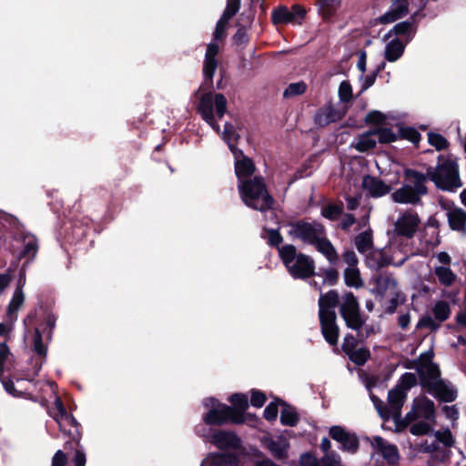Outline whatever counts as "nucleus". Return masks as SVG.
Returning a JSON list of instances; mask_svg holds the SVG:
<instances>
[{
    "mask_svg": "<svg viewBox=\"0 0 466 466\" xmlns=\"http://www.w3.org/2000/svg\"><path fill=\"white\" fill-rule=\"evenodd\" d=\"M434 391L436 396L445 402H451L457 397V391L453 386L445 384L442 381L437 382L435 384Z\"/></svg>",
    "mask_w": 466,
    "mask_h": 466,
    "instance_id": "nucleus-34",
    "label": "nucleus"
},
{
    "mask_svg": "<svg viewBox=\"0 0 466 466\" xmlns=\"http://www.w3.org/2000/svg\"><path fill=\"white\" fill-rule=\"evenodd\" d=\"M431 426L430 421H418L412 424L410 428V431L411 434L416 436L426 435L431 431Z\"/></svg>",
    "mask_w": 466,
    "mask_h": 466,
    "instance_id": "nucleus-51",
    "label": "nucleus"
},
{
    "mask_svg": "<svg viewBox=\"0 0 466 466\" xmlns=\"http://www.w3.org/2000/svg\"><path fill=\"white\" fill-rule=\"evenodd\" d=\"M329 436L340 444V450L349 453H356L359 449V439L355 433L346 431L340 426H332Z\"/></svg>",
    "mask_w": 466,
    "mask_h": 466,
    "instance_id": "nucleus-17",
    "label": "nucleus"
},
{
    "mask_svg": "<svg viewBox=\"0 0 466 466\" xmlns=\"http://www.w3.org/2000/svg\"><path fill=\"white\" fill-rule=\"evenodd\" d=\"M288 226V234L291 238L314 247L318 252L327 258L330 265L338 264L339 254L327 238V232L322 224L317 221L298 220L289 223Z\"/></svg>",
    "mask_w": 466,
    "mask_h": 466,
    "instance_id": "nucleus-2",
    "label": "nucleus"
},
{
    "mask_svg": "<svg viewBox=\"0 0 466 466\" xmlns=\"http://www.w3.org/2000/svg\"><path fill=\"white\" fill-rule=\"evenodd\" d=\"M268 233V242L270 246H278L282 242V237L279 229L266 230Z\"/></svg>",
    "mask_w": 466,
    "mask_h": 466,
    "instance_id": "nucleus-62",
    "label": "nucleus"
},
{
    "mask_svg": "<svg viewBox=\"0 0 466 466\" xmlns=\"http://www.w3.org/2000/svg\"><path fill=\"white\" fill-rule=\"evenodd\" d=\"M266 401V396L262 391L253 390L251 391L250 404L256 408H261Z\"/></svg>",
    "mask_w": 466,
    "mask_h": 466,
    "instance_id": "nucleus-58",
    "label": "nucleus"
},
{
    "mask_svg": "<svg viewBox=\"0 0 466 466\" xmlns=\"http://www.w3.org/2000/svg\"><path fill=\"white\" fill-rule=\"evenodd\" d=\"M391 257L387 258L381 251L375 250L369 253L366 258L367 266L372 269H379L388 264L395 267H400L409 258L410 250L408 246L402 247L399 250H395V247L391 246Z\"/></svg>",
    "mask_w": 466,
    "mask_h": 466,
    "instance_id": "nucleus-11",
    "label": "nucleus"
},
{
    "mask_svg": "<svg viewBox=\"0 0 466 466\" xmlns=\"http://www.w3.org/2000/svg\"><path fill=\"white\" fill-rule=\"evenodd\" d=\"M238 459L233 454L211 453L201 462L200 466H238Z\"/></svg>",
    "mask_w": 466,
    "mask_h": 466,
    "instance_id": "nucleus-27",
    "label": "nucleus"
},
{
    "mask_svg": "<svg viewBox=\"0 0 466 466\" xmlns=\"http://www.w3.org/2000/svg\"><path fill=\"white\" fill-rule=\"evenodd\" d=\"M272 21L274 24L293 23L290 10L286 6H279L273 11Z\"/></svg>",
    "mask_w": 466,
    "mask_h": 466,
    "instance_id": "nucleus-40",
    "label": "nucleus"
},
{
    "mask_svg": "<svg viewBox=\"0 0 466 466\" xmlns=\"http://www.w3.org/2000/svg\"><path fill=\"white\" fill-rule=\"evenodd\" d=\"M370 398L381 419L384 421H388L390 419V410L388 409V406L384 405V402L372 392H370Z\"/></svg>",
    "mask_w": 466,
    "mask_h": 466,
    "instance_id": "nucleus-44",
    "label": "nucleus"
},
{
    "mask_svg": "<svg viewBox=\"0 0 466 466\" xmlns=\"http://www.w3.org/2000/svg\"><path fill=\"white\" fill-rule=\"evenodd\" d=\"M229 401L234 406L233 409L235 410H237L238 412H241L244 415L243 412L248 407V396L247 395L241 394V393H235V394L230 396Z\"/></svg>",
    "mask_w": 466,
    "mask_h": 466,
    "instance_id": "nucleus-42",
    "label": "nucleus"
},
{
    "mask_svg": "<svg viewBox=\"0 0 466 466\" xmlns=\"http://www.w3.org/2000/svg\"><path fill=\"white\" fill-rule=\"evenodd\" d=\"M279 257L288 272L294 279H307L314 274V260L308 255L298 252L295 246L287 244L279 248Z\"/></svg>",
    "mask_w": 466,
    "mask_h": 466,
    "instance_id": "nucleus-6",
    "label": "nucleus"
},
{
    "mask_svg": "<svg viewBox=\"0 0 466 466\" xmlns=\"http://www.w3.org/2000/svg\"><path fill=\"white\" fill-rule=\"evenodd\" d=\"M238 137V136L237 135L233 126L231 124L226 123L224 131L222 133V138L228 143L231 152L237 150L232 142L237 140Z\"/></svg>",
    "mask_w": 466,
    "mask_h": 466,
    "instance_id": "nucleus-46",
    "label": "nucleus"
},
{
    "mask_svg": "<svg viewBox=\"0 0 466 466\" xmlns=\"http://www.w3.org/2000/svg\"><path fill=\"white\" fill-rule=\"evenodd\" d=\"M355 246L359 252L366 253L372 247V236L369 231H364L356 236L354 240Z\"/></svg>",
    "mask_w": 466,
    "mask_h": 466,
    "instance_id": "nucleus-39",
    "label": "nucleus"
},
{
    "mask_svg": "<svg viewBox=\"0 0 466 466\" xmlns=\"http://www.w3.org/2000/svg\"><path fill=\"white\" fill-rule=\"evenodd\" d=\"M417 384V376L411 372H405L399 380L398 384L395 386L400 388L401 390L407 394L408 391Z\"/></svg>",
    "mask_w": 466,
    "mask_h": 466,
    "instance_id": "nucleus-41",
    "label": "nucleus"
},
{
    "mask_svg": "<svg viewBox=\"0 0 466 466\" xmlns=\"http://www.w3.org/2000/svg\"><path fill=\"white\" fill-rule=\"evenodd\" d=\"M377 141L375 131H370L359 137L355 147L357 150L364 152L375 147Z\"/></svg>",
    "mask_w": 466,
    "mask_h": 466,
    "instance_id": "nucleus-36",
    "label": "nucleus"
},
{
    "mask_svg": "<svg viewBox=\"0 0 466 466\" xmlns=\"http://www.w3.org/2000/svg\"><path fill=\"white\" fill-rule=\"evenodd\" d=\"M321 466H343L340 456L335 452H327L320 461Z\"/></svg>",
    "mask_w": 466,
    "mask_h": 466,
    "instance_id": "nucleus-52",
    "label": "nucleus"
},
{
    "mask_svg": "<svg viewBox=\"0 0 466 466\" xmlns=\"http://www.w3.org/2000/svg\"><path fill=\"white\" fill-rule=\"evenodd\" d=\"M11 352L5 342L0 343V380L7 393L14 397H23L25 392L15 387L14 381L4 376L5 368L10 360Z\"/></svg>",
    "mask_w": 466,
    "mask_h": 466,
    "instance_id": "nucleus-18",
    "label": "nucleus"
},
{
    "mask_svg": "<svg viewBox=\"0 0 466 466\" xmlns=\"http://www.w3.org/2000/svg\"><path fill=\"white\" fill-rule=\"evenodd\" d=\"M24 302L25 295L23 290L15 289L6 309V318L11 322H15L17 319V312L23 306Z\"/></svg>",
    "mask_w": 466,
    "mask_h": 466,
    "instance_id": "nucleus-31",
    "label": "nucleus"
},
{
    "mask_svg": "<svg viewBox=\"0 0 466 466\" xmlns=\"http://www.w3.org/2000/svg\"><path fill=\"white\" fill-rule=\"evenodd\" d=\"M357 343L356 338L352 334H347L344 337V341L342 344V350L345 353L349 351H352L355 349Z\"/></svg>",
    "mask_w": 466,
    "mask_h": 466,
    "instance_id": "nucleus-64",
    "label": "nucleus"
},
{
    "mask_svg": "<svg viewBox=\"0 0 466 466\" xmlns=\"http://www.w3.org/2000/svg\"><path fill=\"white\" fill-rule=\"evenodd\" d=\"M203 405L210 408L209 411L203 418L208 425H222L227 422L241 424L245 421V417L241 412L235 410L230 406L218 402L214 398L205 399Z\"/></svg>",
    "mask_w": 466,
    "mask_h": 466,
    "instance_id": "nucleus-9",
    "label": "nucleus"
},
{
    "mask_svg": "<svg viewBox=\"0 0 466 466\" xmlns=\"http://www.w3.org/2000/svg\"><path fill=\"white\" fill-rule=\"evenodd\" d=\"M438 441L441 442L446 447H451L453 444V437L450 430L438 431L435 433Z\"/></svg>",
    "mask_w": 466,
    "mask_h": 466,
    "instance_id": "nucleus-57",
    "label": "nucleus"
},
{
    "mask_svg": "<svg viewBox=\"0 0 466 466\" xmlns=\"http://www.w3.org/2000/svg\"><path fill=\"white\" fill-rule=\"evenodd\" d=\"M451 313V310L448 302L443 300L437 301L432 308L434 319L431 317L425 318L421 320V325L431 329H437L439 325L435 323V320L441 323L450 318Z\"/></svg>",
    "mask_w": 466,
    "mask_h": 466,
    "instance_id": "nucleus-23",
    "label": "nucleus"
},
{
    "mask_svg": "<svg viewBox=\"0 0 466 466\" xmlns=\"http://www.w3.org/2000/svg\"><path fill=\"white\" fill-rule=\"evenodd\" d=\"M290 13L292 15V22L300 23V20L304 17L306 11L301 5H294L290 9Z\"/></svg>",
    "mask_w": 466,
    "mask_h": 466,
    "instance_id": "nucleus-63",
    "label": "nucleus"
},
{
    "mask_svg": "<svg viewBox=\"0 0 466 466\" xmlns=\"http://www.w3.org/2000/svg\"><path fill=\"white\" fill-rule=\"evenodd\" d=\"M427 177L416 170L404 171V183L401 187L391 194L394 202L400 204H417L427 194L425 183Z\"/></svg>",
    "mask_w": 466,
    "mask_h": 466,
    "instance_id": "nucleus-5",
    "label": "nucleus"
},
{
    "mask_svg": "<svg viewBox=\"0 0 466 466\" xmlns=\"http://www.w3.org/2000/svg\"><path fill=\"white\" fill-rule=\"evenodd\" d=\"M279 404L282 406L280 413L281 423L287 426H295L299 420V414L295 408L287 405L282 401H279Z\"/></svg>",
    "mask_w": 466,
    "mask_h": 466,
    "instance_id": "nucleus-37",
    "label": "nucleus"
},
{
    "mask_svg": "<svg viewBox=\"0 0 466 466\" xmlns=\"http://www.w3.org/2000/svg\"><path fill=\"white\" fill-rule=\"evenodd\" d=\"M55 406L57 410V414L55 416V420L58 424L60 431H64L66 434L73 435L71 430H66V426L74 427L76 431H77L78 423L76 419L69 415L60 399H56L55 401Z\"/></svg>",
    "mask_w": 466,
    "mask_h": 466,
    "instance_id": "nucleus-24",
    "label": "nucleus"
},
{
    "mask_svg": "<svg viewBox=\"0 0 466 466\" xmlns=\"http://www.w3.org/2000/svg\"><path fill=\"white\" fill-rule=\"evenodd\" d=\"M387 41L384 57L389 62H395L402 56L405 44L398 37L390 38Z\"/></svg>",
    "mask_w": 466,
    "mask_h": 466,
    "instance_id": "nucleus-30",
    "label": "nucleus"
},
{
    "mask_svg": "<svg viewBox=\"0 0 466 466\" xmlns=\"http://www.w3.org/2000/svg\"><path fill=\"white\" fill-rule=\"evenodd\" d=\"M344 280L348 287L359 289L363 286V281L358 267L346 268L344 270Z\"/></svg>",
    "mask_w": 466,
    "mask_h": 466,
    "instance_id": "nucleus-38",
    "label": "nucleus"
},
{
    "mask_svg": "<svg viewBox=\"0 0 466 466\" xmlns=\"http://www.w3.org/2000/svg\"><path fill=\"white\" fill-rule=\"evenodd\" d=\"M341 114L331 105L321 107L314 116L315 123L319 127H324L329 123L336 122L341 118Z\"/></svg>",
    "mask_w": 466,
    "mask_h": 466,
    "instance_id": "nucleus-28",
    "label": "nucleus"
},
{
    "mask_svg": "<svg viewBox=\"0 0 466 466\" xmlns=\"http://www.w3.org/2000/svg\"><path fill=\"white\" fill-rule=\"evenodd\" d=\"M450 227L454 230H461L466 225V213L460 208L450 209L447 213Z\"/></svg>",
    "mask_w": 466,
    "mask_h": 466,
    "instance_id": "nucleus-35",
    "label": "nucleus"
},
{
    "mask_svg": "<svg viewBox=\"0 0 466 466\" xmlns=\"http://www.w3.org/2000/svg\"><path fill=\"white\" fill-rule=\"evenodd\" d=\"M350 360L353 361L357 365H363L370 357V351L364 348H360L358 350H352V351H349L346 353Z\"/></svg>",
    "mask_w": 466,
    "mask_h": 466,
    "instance_id": "nucleus-43",
    "label": "nucleus"
},
{
    "mask_svg": "<svg viewBox=\"0 0 466 466\" xmlns=\"http://www.w3.org/2000/svg\"><path fill=\"white\" fill-rule=\"evenodd\" d=\"M206 441L220 450L237 451L241 447L240 438L233 431L217 430L205 436Z\"/></svg>",
    "mask_w": 466,
    "mask_h": 466,
    "instance_id": "nucleus-16",
    "label": "nucleus"
},
{
    "mask_svg": "<svg viewBox=\"0 0 466 466\" xmlns=\"http://www.w3.org/2000/svg\"><path fill=\"white\" fill-rule=\"evenodd\" d=\"M375 286L372 289V293L381 299L387 296L397 295L398 283L395 278L389 273H380L375 279Z\"/></svg>",
    "mask_w": 466,
    "mask_h": 466,
    "instance_id": "nucleus-20",
    "label": "nucleus"
},
{
    "mask_svg": "<svg viewBox=\"0 0 466 466\" xmlns=\"http://www.w3.org/2000/svg\"><path fill=\"white\" fill-rule=\"evenodd\" d=\"M438 159L437 167H429L425 176L441 189L451 190L460 187L461 183L459 177L457 163L452 158L444 159L441 156Z\"/></svg>",
    "mask_w": 466,
    "mask_h": 466,
    "instance_id": "nucleus-8",
    "label": "nucleus"
},
{
    "mask_svg": "<svg viewBox=\"0 0 466 466\" xmlns=\"http://www.w3.org/2000/svg\"><path fill=\"white\" fill-rule=\"evenodd\" d=\"M418 419H424L428 421L435 420L434 402L430 399L420 396L413 400L412 409L404 418L407 426Z\"/></svg>",
    "mask_w": 466,
    "mask_h": 466,
    "instance_id": "nucleus-15",
    "label": "nucleus"
},
{
    "mask_svg": "<svg viewBox=\"0 0 466 466\" xmlns=\"http://www.w3.org/2000/svg\"><path fill=\"white\" fill-rule=\"evenodd\" d=\"M45 328L36 327L35 329V334L33 338V350L35 357L31 359L32 368H27L23 377L16 380V384L18 387H20V383L24 380L28 381L34 380V379L38 375L43 363L46 360L47 347L43 342V334H45L48 339L51 338L52 329L56 325V317L53 314L48 313L45 317Z\"/></svg>",
    "mask_w": 466,
    "mask_h": 466,
    "instance_id": "nucleus-3",
    "label": "nucleus"
},
{
    "mask_svg": "<svg viewBox=\"0 0 466 466\" xmlns=\"http://www.w3.org/2000/svg\"><path fill=\"white\" fill-rule=\"evenodd\" d=\"M228 23V21L223 17H220V19L218 21L216 29L214 32L215 40H219L224 37L225 29L227 27Z\"/></svg>",
    "mask_w": 466,
    "mask_h": 466,
    "instance_id": "nucleus-60",
    "label": "nucleus"
},
{
    "mask_svg": "<svg viewBox=\"0 0 466 466\" xmlns=\"http://www.w3.org/2000/svg\"><path fill=\"white\" fill-rule=\"evenodd\" d=\"M339 312L347 327L357 332L359 339H367L372 332V329L365 325L366 318L361 316L359 302L351 292L340 298Z\"/></svg>",
    "mask_w": 466,
    "mask_h": 466,
    "instance_id": "nucleus-7",
    "label": "nucleus"
},
{
    "mask_svg": "<svg viewBox=\"0 0 466 466\" xmlns=\"http://www.w3.org/2000/svg\"><path fill=\"white\" fill-rule=\"evenodd\" d=\"M339 295L336 291L330 290L321 295L319 299V313L335 312V307L339 304Z\"/></svg>",
    "mask_w": 466,
    "mask_h": 466,
    "instance_id": "nucleus-32",
    "label": "nucleus"
},
{
    "mask_svg": "<svg viewBox=\"0 0 466 466\" xmlns=\"http://www.w3.org/2000/svg\"><path fill=\"white\" fill-rule=\"evenodd\" d=\"M232 153L235 157V172L238 184L252 179L251 177L255 172V166L252 160L245 157L241 150L237 149Z\"/></svg>",
    "mask_w": 466,
    "mask_h": 466,
    "instance_id": "nucleus-21",
    "label": "nucleus"
},
{
    "mask_svg": "<svg viewBox=\"0 0 466 466\" xmlns=\"http://www.w3.org/2000/svg\"><path fill=\"white\" fill-rule=\"evenodd\" d=\"M434 258L436 263L431 269V273L438 283L446 288L453 286L458 279V276L451 268V256L447 252L441 251L437 253Z\"/></svg>",
    "mask_w": 466,
    "mask_h": 466,
    "instance_id": "nucleus-12",
    "label": "nucleus"
},
{
    "mask_svg": "<svg viewBox=\"0 0 466 466\" xmlns=\"http://www.w3.org/2000/svg\"><path fill=\"white\" fill-rule=\"evenodd\" d=\"M263 443L269 452L279 460L287 457V451L289 448L288 441L283 437H264Z\"/></svg>",
    "mask_w": 466,
    "mask_h": 466,
    "instance_id": "nucleus-26",
    "label": "nucleus"
},
{
    "mask_svg": "<svg viewBox=\"0 0 466 466\" xmlns=\"http://www.w3.org/2000/svg\"><path fill=\"white\" fill-rule=\"evenodd\" d=\"M400 132L401 133V136L412 142L413 144H418L420 140V134L412 127H404V128H399Z\"/></svg>",
    "mask_w": 466,
    "mask_h": 466,
    "instance_id": "nucleus-55",
    "label": "nucleus"
},
{
    "mask_svg": "<svg viewBox=\"0 0 466 466\" xmlns=\"http://www.w3.org/2000/svg\"><path fill=\"white\" fill-rule=\"evenodd\" d=\"M371 446L374 451L380 454L385 461L390 464H395L399 461L398 449L394 444L390 443L383 438L376 436L370 441Z\"/></svg>",
    "mask_w": 466,
    "mask_h": 466,
    "instance_id": "nucleus-22",
    "label": "nucleus"
},
{
    "mask_svg": "<svg viewBox=\"0 0 466 466\" xmlns=\"http://www.w3.org/2000/svg\"><path fill=\"white\" fill-rule=\"evenodd\" d=\"M341 214V207L336 204H329L326 207H324L321 210V215L329 220H337Z\"/></svg>",
    "mask_w": 466,
    "mask_h": 466,
    "instance_id": "nucleus-48",
    "label": "nucleus"
},
{
    "mask_svg": "<svg viewBox=\"0 0 466 466\" xmlns=\"http://www.w3.org/2000/svg\"><path fill=\"white\" fill-rule=\"evenodd\" d=\"M240 0H228L226 9L224 10L221 17L229 21L239 10Z\"/></svg>",
    "mask_w": 466,
    "mask_h": 466,
    "instance_id": "nucleus-53",
    "label": "nucleus"
},
{
    "mask_svg": "<svg viewBox=\"0 0 466 466\" xmlns=\"http://www.w3.org/2000/svg\"><path fill=\"white\" fill-rule=\"evenodd\" d=\"M428 141L439 151L447 148L449 146V142L443 136L434 132L428 133Z\"/></svg>",
    "mask_w": 466,
    "mask_h": 466,
    "instance_id": "nucleus-47",
    "label": "nucleus"
},
{
    "mask_svg": "<svg viewBox=\"0 0 466 466\" xmlns=\"http://www.w3.org/2000/svg\"><path fill=\"white\" fill-rule=\"evenodd\" d=\"M218 67L217 58L205 57L203 64L204 82L195 92L199 96L198 110L202 118L217 132H219V125L215 118V113L218 118L223 117L227 109V99L222 94H213V76Z\"/></svg>",
    "mask_w": 466,
    "mask_h": 466,
    "instance_id": "nucleus-1",
    "label": "nucleus"
},
{
    "mask_svg": "<svg viewBox=\"0 0 466 466\" xmlns=\"http://www.w3.org/2000/svg\"><path fill=\"white\" fill-rule=\"evenodd\" d=\"M362 187L373 198H380L387 195L390 187L385 184L382 180L372 177L365 176L362 179Z\"/></svg>",
    "mask_w": 466,
    "mask_h": 466,
    "instance_id": "nucleus-25",
    "label": "nucleus"
},
{
    "mask_svg": "<svg viewBox=\"0 0 466 466\" xmlns=\"http://www.w3.org/2000/svg\"><path fill=\"white\" fill-rule=\"evenodd\" d=\"M420 222V220L417 213L413 211L402 213L394 223L392 247H395L398 238H405L407 239L413 238Z\"/></svg>",
    "mask_w": 466,
    "mask_h": 466,
    "instance_id": "nucleus-14",
    "label": "nucleus"
},
{
    "mask_svg": "<svg viewBox=\"0 0 466 466\" xmlns=\"http://www.w3.org/2000/svg\"><path fill=\"white\" fill-rule=\"evenodd\" d=\"M14 240L15 242V248L16 249H20L17 253V258L19 259L25 258L26 264L34 259L38 250V244L36 238L25 232L24 229L17 228L14 234ZM25 263L23 265L20 273L19 279L17 281V286L15 289H20L23 290L24 286L25 285Z\"/></svg>",
    "mask_w": 466,
    "mask_h": 466,
    "instance_id": "nucleus-10",
    "label": "nucleus"
},
{
    "mask_svg": "<svg viewBox=\"0 0 466 466\" xmlns=\"http://www.w3.org/2000/svg\"><path fill=\"white\" fill-rule=\"evenodd\" d=\"M16 221L14 217L0 211V246L2 245V229L7 227L15 226Z\"/></svg>",
    "mask_w": 466,
    "mask_h": 466,
    "instance_id": "nucleus-56",
    "label": "nucleus"
},
{
    "mask_svg": "<svg viewBox=\"0 0 466 466\" xmlns=\"http://www.w3.org/2000/svg\"><path fill=\"white\" fill-rule=\"evenodd\" d=\"M374 131L377 137V140L380 143L393 142L396 141L398 138V135L393 133L389 128H379Z\"/></svg>",
    "mask_w": 466,
    "mask_h": 466,
    "instance_id": "nucleus-49",
    "label": "nucleus"
},
{
    "mask_svg": "<svg viewBox=\"0 0 466 466\" xmlns=\"http://www.w3.org/2000/svg\"><path fill=\"white\" fill-rule=\"evenodd\" d=\"M279 401L277 402H270L266 409L264 410V417L266 420L271 421L275 420L278 417L279 412Z\"/></svg>",
    "mask_w": 466,
    "mask_h": 466,
    "instance_id": "nucleus-59",
    "label": "nucleus"
},
{
    "mask_svg": "<svg viewBox=\"0 0 466 466\" xmlns=\"http://www.w3.org/2000/svg\"><path fill=\"white\" fill-rule=\"evenodd\" d=\"M307 90V85L303 81L291 83L285 89L283 96L286 98L302 95Z\"/></svg>",
    "mask_w": 466,
    "mask_h": 466,
    "instance_id": "nucleus-45",
    "label": "nucleus"
},
{
    "mask_svg": "<svg viewBox=\"0 0 466 466\" xmlns=\"http://www.w3.org/2000/svg\"><path fill=\"white\" fill-rule=\"evenodd\" d=\"M407 394L400 388L394 387L388 393V409L390 419L394 423V431L400 432L407 428V421L401 417V408L405 402Z\"/></svg>",
    "mask_w": 466,
    "mask_h": 466,
    "instance_id": "nucleus-13",
    "label": "nucleus"
},
{
    "mask_svg": "<svg viewBox=\"0 0 466 466\" xmlns=\"http://www.w3.org/2000/svg\"><path fill=\"white\" fill-rule=\"evenodd\" d=\"M238 187L242 201L248 207L262 212L271 208L273 198L268 194L261 177L256 176L248 182H241Z\"/></svg>",
    "mask_w": 466,
    "mask_h": 466,
    "instance_id": "nucleus-4",
    "label": "nucleus"
},
{
    "mask_svg": "<svg viewBox=\"0 0 466 466\" xmlns=\"http://www.w3.org/2000/svg\"><path fill=\"white\" fill-rule=\"evenodd\" d=\"M319 4L324 18L329 19L339 5V0H320Z\"/></svg>",
    "mask_w": 466,
    "mask_h": 466,
    "instance_id": "nucleus-50",
    "label": "nucleus"
},
{
    "mask_svg": "<svg viewBox=\"0 0 466 466\" xmlns=\"http://www.w3.org/2000/svg\"><path fill=\"white\" fill-rule=\"evenodd\" d=\"M319 317L324 339L329 345H337L339 339V327L336 323V313H319Z\"/></svg>",
    "mask_w": 466,
    "mask_h": 466,
    "instance_id": "nucleus-19",
    "label": "nucleus"
},
{
    "mask_svg": "<svg viewBox=\"0 0 466 466\" xmlns=\"http://www.w3.org/2000/svg\"><path fill=\"white\" fill-rule=\"evenodd\" d=\"M343 261L348 265L347 268L358 267V258L353 250H347L343 253Z\"/></svg>",
    "mask_w": 466,
    "mask_h": 466,
    "instance_id": "nucleus-61",
    "label": "nucleus"
},
{
    "mask_svg": "<svg viewBox=\"0 0 466 466\" xmlns=\"http://www.w3.org/2000/svg\"><path fill=\"white\" fill-rule=\"evenodd\" d=\"M408 14V2L407 0H396L389 12L384 14L380 18V23L389 24L392 23L403 15Z\"/></svg>",
    "mask_w": 466,
    "mask_h": 466,
    "instance_id": "nucleus-29",
    "label": "nucleus"
},
{
    "mask_svg": "<svg viewBox=\"0 0 466 466\" xmlns=\"http://www.w3.org/2000/svg\"><path fill=\"white\" fill-rule=\"evenodd\" d=\"M392 35H394L395 37H397V35H405L408 41L410 40L414 35L413 24L405 21L395 25L394 27L384 35L383 39L389 40L391 38Z\"/></svg>",
    "mask_w": 466,
    "mask_h": 466,
    "instance_id": "nucleus-33",
    "label": "nucleus"
},
{
    "mask_svg": "<svg viewBox=\"0 0 466 466\" xmlns=\"http://www.w3.org/2000/svg\"><path fill=\"white\" fill-rule=\"evenodd\" d=\"M339 97L341 102L347 103L352 99V88L348 81H342L339 87Z\"/></svg>",
    "mask_w": 466,
    "mask_h": 466,
    "instance_id": "nucleus-54",
    "label": "nucleus"
}]
</instances>
